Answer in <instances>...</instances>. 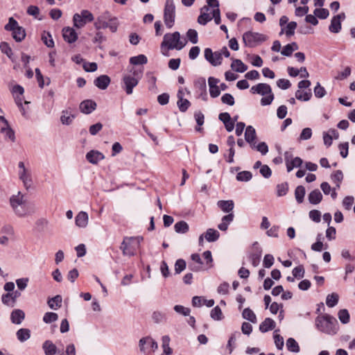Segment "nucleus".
<instances>
[{
  "mask_svg": "<svg viewBox=\"0 0 355 355\" xmlns=\"http://www.w3.org/2000/svg\"><path fill=\"white\" fill-rule=\"evenodd\" d=\"M173 309L176 313L184 316L189 315L191 312L190 309L184 307L182 305H175Z\"/></svg>",
  "mask_w": 355,
  "mask_h": 355,
  "instance_id": "obj_62",
  "label": "nucleus"
},
{
  "mask_svg": "<svg viewBox=\"0 0 355 355\" xmlns=\"http://www.w3.org/2000/svg\"><path fill=\"white\" fill-rule=\"evenodd\" d=\"M303 163V161L302 159L299 157H296L295 158H293L291 162L287 164V166H286V168H287V171L288 172H290L291 171L293 168L295 167H300L301 165Z\"/></svg>",
  "mask_w": 355,
  "mask_h": 355,
  "instance_id": "obj_44",
  "label": "nucleus"
},
{
  "mask_svg": "<svg viewBox=\"0 0 355 355\" xmlns=\"http://www.w3.org/2000/svg\"><path fill=\"white\" fill-rule=\"evenodd\" d=\"M177 104L180 111L182 112H186L191 105V103L187 99L184 98H179Z\"/></svg>",
  "mask_w": 355,
  "mask_h": 355,
  "instance_id": "obj_45",
  "label": "nucleus"
},
{
  "mask_svg": "<svg viewBox=\"0 0 355 355\" xmlns=\"http://www.w3.org/2000/svg\"><path fill=\"white\" fill-rule=\"evenodd\" d=\"M250 92L252 94H258L263 96L261 99V104L263 106L270 105L275 98L270 86L266 83H259L252 86Z\"/></svg>",
  "mask_w": 355,
  "mask_h": 355,
  "instance_id": "obj_4",
  "label": "nucleus"
},
{
  "mask_svg": "<svg viewBox=\"0 0 355 355\" xmlns=\"http://www.w3.org/2000/svg\"><path fill=\"white\" fill-rule=\"evenodd\" d=\"M268 37L259 33L248 31L243 35V42L248 47H254L267 40Z\"/></svg>",
  "mask_w": 355,
  "mask_h": 355,
  "instance_id": "obj_7",
  "label": "nucleus"
},
{
  "mask_svg": "<svg viewBox=\"0 0 355 355\" xmlns=\"http://www.w3.org/2000/svg\"><path fill=\"white\" fill-rule=\"evenodd\" d=\"M12 295H11L10 293L3 294L1 297V301L3 304H4L6 306L13 307L15 306L14 302L12 301Z\"/></svg>",
  "mask_w": 355,
  "mask_h": 355,
  "instance_id": "obj_54",
  "label": "nucleus"
},
{
  "mask_svg": "<svg viewBox=\"0 0 355 355\" xmlns=\"http://www.w3.org/2000/svg\"><path fill=\"white\" fill-rule=\"evenodd\" d=\"M257 134L255 129L252 125H248L245 128V139L252 148H255Z\"/></svg>",
  "mask_w": 355,
  "mask_h": 355,
  "instance_id": "obj_16",
  "label": "nucleus"
},
{
  "mask_svg": "<svg viewBox=\"0 0 355 355\" xmlns=\"http://www.w3.org/2000/svg\"><path fill=\"white\" fill-rule=\"evenodd\" d=\"M175 19V6L173 0H166L164 10V20L167 28L173 26Z\"/></svg>",
  "mask_w": 355,
  "mask_h": 355,
  "instance_id": "obj_8",
  "label": "nucleus"
},
{
  "mask_svg": "<svg viewBox=\"0 0 355 355\" xmlns=\"http://www.w3.org/2000/svg\"><path fill=\"white\" fill-rule=\"evenodd\" d=\"M218 207L225 213H232L234 207V202L230 200H219L217 202Z\"/></svg>",
  "mask_w": 355,
  "mask_h": 355,
  "instance_id": "obj_23",
  "label": "nucleus"
},
{
  "mask_svg": "<svg viewBox=\"0 0 355 355\" xmlns=\"http://www.w3.org/2000/svg\"><path fill=\"white\" fill-rule=\"evenodd\" d=\"M140 350L144 353L154 352L158 348L157 343L152 338L147 336L139 340Z\"/></svg>",
  "mask_w": 355,
  "mask_h": 355,
  "instance_id": "obj_10",
  "label": "nucleus"
},
{
  "mask_svg": "<svg viewBox=\"0 0 355 355\" xmlns=\"http://www.w3.org/2000/svg\"><path fill=\"white\" fill-rule=\"evenodd\" d=\"M191 259L198 263L200 266H196L190 264L189 268L193 271H198L201 268V265L202 264V259L198 254H192L191 256Z\"/></svg>",
  "mask_w": 355,
  "mask_h": 355,
  "instance_id": "obj_41",
  "label": "nucleus"
},
{
  "mask_svg": "<svg viewBox=\"0 0 355 355\" xmlns=\"http://www.w3.org/2000/svg\"><path fill=\"white\" fill-rule=\"evenodd\" d=\"M96 103L92 100H85L80 104V111L86 114L92 113L96 108Z\"/></svg>",
  "mask_w": 355,
  "mask_h": 355,
  "instance_id": "obj_18",
  "label": "nucleus"
},
{
  "mask_svg": "<svg viewBox=\"0 0 355 355\" xmlns=\"http://www.w3.org/2000/svg\"><path fill=\"white\" fill-rule=\"evenodd\" d=\"M234 215L233 213H230L222 218L221 223L218 224V228L221 231H226L229 225L233 221Z\"/></svg>",
  "mask_w": 355,
  "mask_h": 355,
  "instance_id": "obj_24",
  "label": "nucleus"
},
{
  "mask_svg": "<svg viewBox=\"0 0 355 355\" xmlns=\"http://www.w3.org/2000/svg\"><path fill=\"white\" fill-rule=\"evenodd\" d=\"M277 85L282 89H287L291 86V83L287 79L281 78L277 81Z\"/></svg>",
  "mask_w": 355,
  "mask_h": 355,
  "instance_id": "obj_64",
  "label": "nucleus"
},
{
  "mask_svg": "<svg viewBox=\"0 0 355 355\" xmlns=\"http://www.w3.org/2000/svg\"><path fill=\"white\" fill-rule=\"evenodd\" d=\"M112 15L108 11L101 13L94 21V26L96 29L107 28L108 23L112 19Z\"/></svg>",
  "mask_w": 355,
  "mask_h": 355,
  "instance_id": "obj_12",
  "label": "nucleus"
},
{
  "mask_svg": "<svg viewBox=\"0 0 355 355\" xmlns=\"http://www.w3.org/2000/svg\"><path fill=\"white\" fill-rule=\"evenodd\" d=\"M209 10L208 6H204L200 10V15L198 17V22L201 25H206L212 19V17L207 12Z\"/></svg>",
  "mask_w": 355,
  "mask_h": 355,
  "instance_id": "obj_19",
  "label": "nucleus"
},
{
  "mask_svg": "<svg viewBox=\"0 0 355 355\" xmlns=\"http://www.w3.org/2000/svg\"><path fill=\"white\" fill-rule=\"evenodd\" d=\"M174 230L178 234H185L189 231V227L187 222L180 220L175 224Z\"/></svg>",
  "mask_w": 355,
  "mask_h": 355,
  "instance_id": "obj_32",
  "label": "nucleus"
},
{
  "mask_svg": "<svg viewBox=\"0 0 355 355\" xmlns=\"http://www.w3.org/2000/svg\"><path fill=\"white\" fill-rule=\"evenodd\" d=\"M286 347L291 352L297 353L300 352V346L296 340L293 338H289L286 340Z\"/></svg>",
  "mask_w": 355,
  "mask_h": 355,
  "instance_id": "obj_36",
  "label": "nucleus"
},
{
  "mask_svg": "<svg viewBox=\"0 0 355 355\" xmlns=\"http://www.w3.org/2000/svg\"><path fill=\"white\" fill-rule=\"evenodd\" d=\"M25 318V313L21 309H15L10 314V320L13 324H20Z\"/></svg>",
  "mask_w": 355,
  "mask_h": 355,
  "instance_id": "obj_21",
  "label": "nucleus"
},
{
  "mask_svg": "<svg viewBox=\"0 0 355 355\" xmlns=\"http://www.w3.org/2000/svg\"><path fill=\"white\" fill-rule=\"evenodd\" d=\"M42 40L44 44L48 47H53L54 42L52 39L51 35L49 33H44L42 36Z\"/></svg>",
  "mask_w": 355,
  "mask_h": 355,
  "instance_id": "obj_56",
  "label": "nucleus"
},
{
  "mask_svg": "<svg viewBox=\"0 0 355 355\" xmlns=\"http://www.w3.org/2000/svg\"><path fill=\"white\" fill-rule=\"evenodd\" d=\"M58 319V314L55 313H53V312H47L44 314V315L43 317V321L47 324L55 322Z\"/></svg>",
  "mask_w": 355,
  "mask_h": 355,
  "instance_id": "obj_49",
  "label": "nucleus"
},
{
  "mask_svg": "<svg viewBox=\"0 0 355 355\" xmlns=\"http://www.w3.org/2000/svg\"><path fill=\"white\" fill-rule=\"evenodd\" d=\"M288 190V185L287 182H284L277 185V194L278 196H285Z\"/></svg>",
  "mask_w": 355,
  "mask_h": 355,
  "instance_id": "obj_51",
  "label": "nucleus"
},
{
  "mask_svg": "<svg viewBox=\"0 0 355 355\" xmlns=\"http://www.w3.org/2000/svg\"><path fill=\"white\" fill-rule=\"evenodd\" d=\"M345 18V13H340L334 16L331 21L329 30L331 33H338L341 30V20Z\"/></svg>",
  "mask_w": 355,
  "mask_h": 355,
  "instance_id": "obj_14",
  "label": "nucleus"
},
{
  "mask_svg": "<svg viewBox=\"0 0 355 355\" xmlns=\"http://www.w3.org/2000/svg\"><path fill=\"white\" fill-rule=\"evenodd\" d=\"M186 39H181L179 32L166 33L164 35L163 41L161 43V51L164 56H169L168 51L175 49L180 51L187 44Z\"/></svg>",
  "mask_w": 355,
  "mask_h": 355,
  "instance_id": "obj_2",
  "label": "nucleus"
},
{
  "mask_svg": "<svg viewBox=\"0 0 355 355\" xmlns=\"http://www.w3.org/2000/svg\"><path fill=\"white\" fill-rule=\"evenodd\" d=\"M16 335L20 342H24L30 338L31 331L28 329L22 328L17 331Z\"/></svg>",
  "mask_w": 355,
  "mask_h": 355,
  "instance_id": "obj_33",
  "label": "nucleus"
},
{
  "mask_svg": "<svg viewBox=\"0 0 355 355\" xmlns=\"http://www.w3.org/2000/svg\"><path fill=\"white\" fill-rule=\"evenodd\" d=\"M42 349L45 355H55L57 352V347L51 340H46L42 345Z\"/></svg>",
  "mask_w": 355,
  "mask_h": 355,
  "instance_id": "obj_27",
  "label": "nucleus"
},
{
  "mask_svg": "<svg viewBox=\"0 0 355 355\" xmlns=\"http://www.w3.org/2000/svg\"><path fill=\"white\" fill-rule=\"evenodd\" d=\"M94 83L98 88L105 89L110 83V78L107 75H101L94 80Z\"/></svg>",
  "mask_w": 355,
  "mask_h": 355,
  "instance_id": "obj_20",
  "label": "nucleus"
},
{
  "mask_svg": "<svg viewBox=\"0 0 355 355\" xmlns=\"http://www.w3.org/2000/svg\"><path fill=\"white\" fill-rule=\"evenodd\" d=\"M139 83L138 79L135 78L131 75H125L123 78V86L125 93L128 95L132 94L133 88Z\"/></svg>",
  "mask_w": 355,
  "mask_h": 355,
  "instance_id": "obj_13",
  "label": "nucleus"
},
{
  "mask_svg": "<svg viewBox=\"0 0 355 355\" xmlns=\"http://www.w3.org/2000/svg\"><path fill=\"white\" fill-rule=\"evenodd\" d=\"M47 304L51 309L56 310L62 306V297L59 295H55V297L50 298L48 300Z\"/></svg>",
  "mask_w": 355,
  "mask_h": 355,
  "instance_id": "obj_31",
  "label": "nucleus"
},
{
  "mask_svg": "<svg viewBox=\"0 0 355 355\" xmlns=\"http://www.w3.org/2000/svg\"><path fill=\"white\" fill-rule=\"evenodd\" d=\"M146 77L148 78V83L149 84V90L154 91L156 89V77L153 75L152 72H147Z\"/></svg>",
  "mask_w": 355,
  "mask_h": 355,
  "instance_id": "obj_46",
  "label": "nucleus"
},
{
  "mask_svg": "<svg viewBox=\"0 0 355 355\" xmlns=\"http://www.w3.org/2000/svg\"><path fill=\"white\" fill-rule=\"evenodd\" d=\"M186 261L182 259H179L175 263V272L176 274H180L186 268Z\"/></svg>",
  "mask_w": 355,
  "mask_h": 355,
  "instance_id": "obj_52",
  "label": "nucleus"
},
{
  "mask_svg": "<svg viewBox=\"0 0 355 355\" xmlns=\"http://www.w3.org/2000/svg\"><path fill=\"white\" fill-rule=\"evenodd\" d=\"M252 178V174L251 172L248 171H243L239 172L236 175V180L241 182H248Z\"/></svg>",
  "mask_w": 355,
  "mask_h": 355,
  "instance_id": "obj_42",
  "label": "nucleus"
},
{
  "mask_svg": "<svg viewBox=\"0 0 355 355\" xmlns=\"http://www.w3.org/2000/svg\"><path fill=\"white\" fill-rule=\"evenodd\" d=\"M62 37L65 42L71 44L78 40V34L76 31L71 27H64L62 29Z\"/></svg>",
  "mask_w": 355,
  "mask_h": 355,
  "instance_id": "obj_15",
  "label": "nucleus"
},
{
  "mask_svg": "<svg viewBox=\"0 0 355 355\" xmlns=\"http://www.w3.org/2000/svg\"><path fill=\"white\" fill-rule=\"evenodd\" d=\"M311 96L312 94L310 90L308 92H303L298 89L295 92V98L300 101H308L311 99Z\"/></svg>",
  "mask_w": 355,
  "mask_h": 355,
  "instance_id": "obj_37",
  "label": "nucleus"
},
{
  "mask_svg": "<svg viewBox=\"0 0 355 355\" xmlns=\"http://www.w3.org/2000/svg\"><path fill=\"white\" fill-rule=\"evenodd\" d=\"M261 257V250L260 248H257L255 252L250 254V259L254 267H257L259 264Z\"/></svg>",
  "mask_w": 355,
  "mask_h": 355,
  "instance_id": "obj_39",
  "label": "nucleus"
},
{
  "mask_svg": "<svg viewBox=\"0 0 355 355\" xmlns=\"http://www.w3.org/2000/svg\"><path fill=\"white\" fill-rule=\"evenodd\" d=\"M147 62V57L143 54L133 56L130 58V63L133 65L145 64Z\"/></svg>",
  "mask_w": 355,
  "mask_h": 355,
  "instance_id": "obj_35",
  "label": "nucleus"
},
{
  "mask_svg": "<svg viewBox=\"0 0 355 355\" xmlns=\"http://www.w3.org/2000/svg\"><path fill=\"white\" fill-rule=\"evenodd\" d=\"M4 28L6 31H12V37L16 42H21L26 37L24 28L19 26L17 21L13 17L9 18L8 23Z\"/></svg>",
  "mask_w": 355,
  "mask_h": 355,
  "instance_id": "obj_5",
  "label": "nucleus"
},
{
  "mask_svg": "<svg viewBox=\"0 0 355 355\" xmlns=\"http://www.w3.org/2000/svg\"><path fill=\"white\" fill-rule=\"evenodd\" d=\"M315 326L319 331L329 335L336 334L338 329L336 319L328 314L318 315L315 318Z\"/></svg>",
  "mask_w": 355,
  "mask_h": 355,
  "instance_id": "obj_3",
  "label": "nucleus"
},
{
  "mask_svg": "<svg viewBox=\"0 0 355 355\" xmlns=\"http://www.w3.org/2000/svg\"><path fill=\"white\" fill-rule=\"evenodd\" d=\"M0 49L2 53H5L8 58H11V55L12 54V49L7 42H1L0 44Z\"/></svg>",
  "mask_w": 355,
  "mask_h": 355,
  "instance_id": "obj_61",
  "label": "nucleus"
},
{
  "mask_svg": "<svg viewBox=\"0 0 355 355\" xmlns=\"http://www.w3.org/2000/svg\"><path fill=\"white\" fill-rule=\"evenodd\" d=\"M243 318L252 323L257 322V317L254 313L249 308H246L242 313Z\"/></svg>",
  "mask_w": 355,
  "mask_h": 355,
  "instance_id": "obj_38",
  "label": "nucleus"
},
{
  "mask_svg": "<svg viewBox=\"0 0 355 355\" xmlns=\"http://www.w3.org/2000/svg\"><path fill=\"white\" fill-rule=\"evenodd\" d=\"M105 158L104 155L98 150H92L86 154V159L92 164H97Z\"/></svg>",
  "mask_w": 355,
  "mask_h": 355,
  "instance_id": "obj_17",
  "label": "nucleus"
},
{
  "mask_svg": "<svg viewBox=\"0 0 355 355\" xmlns=\"http://www.w3.org/2000/svg\"><path fill=\"white\" fill-rule=\"evenodd\" d=\"M152 318L155 323H159L166 320L165 313L161 311H154L152 315Z\"/></svg>",
  "mask_w": 355,
  "mask_h": 355,
  "instance_id": "obj_53",
  "label": "nucleus"
},
{
  "mask_svg": "<svg viewBox=\"0 0 355 355\" xmlns=\"http://www.w3.org/2000/svg\"><path fill=\"white\" fill-rule=\"evenodd\" d=\"M275 327V322L272 319L267 318L260 324L259 330L262 333H265L273 329Z\"/></svg>",
  "mask_w": 355,
  "mask_h": 355,
  "instance_id": "obj_25",
  "label": "nucleus"
},
{
  "mask_svg": "<svg viewBox=\"0 0 355 355\" xmlns=\"http://www.w3.org/2000/svg\"><path fill=\"white\" fill-rule=\"evenodd\" d=\"M315 15L322 19H324L329 16V10L326 8H316L314 10Z\"/></svg>",
  "mask_w": 355,
  "mask_h": 355,
  "instance_id": "obj_55",
  "label": "nucleus"
},
{
  "mask_svg": "<svg viewBox=\"0 0 355 355\" xmlns=\"http://www.w3.org/2000/svg\"><path fill=\"white\" fill-rule=\"evenodd\" d=\"M10 204L15 215L19 218L30 216L36 211L35 205L27 202L20 191L10 197Z\"/></svg>",
  "mask_w": 355,
  "mask_h": 355,
  "instance_id": "obj_1",
  "label": "nucleus"
},
{
  "mask_svg": "<svg viewBox=\"0 0 355 355\" xmlns=\"http://www.w3.org/2000/svg\"><path fill=\"white\" fill-rule=\"evenodd\" d=\"M94 20L93 14L88 10H82L80 13H75L73 16V26L78 29Z\"/></svg>",
  "mask_w": 355,
  "mask_h": 355,
  "instance_id": "obj_6",
  "label": "nucleus"
},
{
  "mask_svg": "<svg viewBox=\"0 0 355 355\" xmlns=\"http://www.w3.org/2000/svg\"><path fill=\"white\" fill-rule=\"evenodd\" d=\"M221 101L224 104H227L229 105H234V98L233 96L230 94H225L221 97Z\"/></svg>",
  "mask_w": 355,
  "mask_h": 355,
  "instance_id": "obj_60",
  "label": "nucleus"
},
{
  "mask_svg": "<svg viewBox=\"0 0 355 355\" xmlns=\"http://www.w3.org/2000/svg\"><path fill=\"white\" fill-rule=\"evenodd\" d=\"M293 275L295 278H302L304 276V269L303 266L300 265L293 268L292 271Z\"/></svg>",
  "mask_w": 355,
  "mask_h": 355,
  "instance_id": "obj_58",
  "label": "nucleus"
},
{
  "mask_svg": "<svg viewBox=\"0 0 355 355\" xmlns=\"http://www.w3.org/2000/svg\"><path fill=\"white\" fill-rule=\"evenodd\" d=\"M309 201L312 205H318L322 200V195L318 189L312 191L308 196Z\"/></svg>",
  "mask_w": 355,
  "mask_h": 355,
  "instance_id": "obj_26",
  "label": "nucleus"
},
{
  "mask_svg": "<svg viewBox=\"0 0 355 355\" xmlns=\"http://www.w3.org/2000/svg\"><path fill=\"white\" fill-rule=\"evenodd\" d=\"M219 232L212 228H209L205 234V238L208 242H214L219 238Z\"/></svg>",
  "mask_w": 355,
  "mask_h": 355,
  "instance_id": "obj_30",
  "label": "nucleus"
},
{
  "mask_svg": "<svg viewBox=\"0 0 355 355\" xmlns=\"http://www.w3.org/2000/svg\"><path fill=\"white\" fill-rule=\"evenodd\" d=\"M210 316L215 320H220L223 319V313L220 308L218 306L214 307L210 313Z\"/></svg>",
  "mask_w": 355,
  "mask_h": 355,
  "instance_id": "obj_48",
  "label": "nucleus"
},
{
  "mask_svg": "<svg viewBox=\"0 0 355 355\" xmlns=\"http://www.w3.org/2000/svg\"><path fill=\"white\" fill-rule=\"evenodd\" d=\"M1 132H3L5 135V136L7 138L10 139L12 141H15V132L12 130V128H10L9 125L2 126L1 128Z\"/></svg>",
  "mask_w": 355,
  "mask_h": 355,
  "instance_id": "obj_43",
  "label": "nucleus"
},
{
  "mask_svg": "<svg viewBox=\"0 0 355 355\" xmlns=\"http://www.w3.org/2000/svg\"><path fill=\"white\" fill-rule=\"evenodd\" d=\"M205 59L213 66H218L222 62V53L219 51L213 52L209 48L205 50Z\"/></svg>",
  "mask_w": 355,
  "mask_h": 355,
  "instance_id": "obj_11",
  "label": "nucleus"
},
{
  "mask_svg": "<svg viewBox=\"0 0 355 355\" xmlns=\"http://www.w3.org/2000/svg\"><path fill=\"white\" fill-rule=\"evenodd\" d=\"M306 193V190L304 187L300 185L297 186L295 190V197L296 199V201L300 204L303 202L304 198Z\"/></svg>",
  "mask_w": 355,
  "mask_h": 355,
  "instance_id": "obj_34",
  "label": "nucleus"
},
{
  "mask_svg": "<svg viewBox=\"0 0 355 355\" xmlns=\"http://www.w3.org/2000/svg\"><path fill=\"white\" fill-rule=\"evenodd\" d=\"M231 68L236 72L243 73L248 69L245 65L241 60L234 59L231 64Z\"/></svg>",
  "mask_w": 355,
  "mask_h": 355,
  "instance_id": "obj_28",
  "label": "nucleus"
},
{
  "mask_svg": "<svg viewBox=\"0 0 355 355\" xmlns=\"http://www.w3.org/2000/svg\"><path fill=\"white\" fill-rule=\"evenodd\" d=\"M187 36L192 44H196L198 42V33L196 30L189 29L187 33Z\"/></svg>",
  "mask_w": 355,
  "mask_h": 355,
  "instance_id": "obj_57",
  "label": "nucleus"
},
{
  "mask_svg": "<svg viewBox=\"0 0 355 355\" xmlns=\"http://www.w3.org/2000/svg\"><path fill=\"white\" fill-rule=\"evenodd\" d=\"M314 94L317 98H322L326 94L325 89L319 83H317L314 88Z\"/></svg>",
  "mask_w": 355,
  "mask_h": 355,
  "instance_id": "obj_59",
  "label": "nucleus"
},
{
  "mask_svg": "<svg viewBox=\"0 0 355 355\" xmlns=\"http://www.w3.org/2000/svg\"><path fill=\"white\" fill-rule=\"evenodd\" d=\"M75 222L79 227H85L88 224V214L85 211L79 212L75 218Z\"/></svg>",
  "mask_w": 355,
  "mask_h": 355,
  "instance_id": "obj_22",
  "label": "nucleus"
},
{
  "mask_svg": "<svg viewBox=\"0 0 355 355\" xmlns=\"http://www.w3.org/2000/svg\"><path fill=\"white\" fill-rule=\"evenodd\" d=\"M309 215L310 218L315 223H319L321 220V213L318 210H311L309 211Z\"/></svg>",
  "mask_w": 355,
  "mask_h": 355,
  "instance_id": "obj_63",
  "label": "nucleus"
},
{
  "mask_svg": "<svg viewBox=\"0 0 355 355\" xmlns=\"http://www.w3.org/2000/svg\"><path fill=\"white\" fill-rule=\"evenodd\" d=\"M137 240V244L139 243L140 241L142 240V238L140 237H124L120 249L122 250V253L124 256L132 257L135 254V248L132 245V242Z\"/></svg>",
  "mask_w": 355,
  "mask_h": 355,
  "instance_id": "obj_9",
  "label": "nucleus"
},
{
  "mask_svg": "<svg viewBox=\"0 0 355 355\" xmlns=\"http://www.w3.org/2000/svg\"><path fill=\"white\" fill-rule=\"evenodd\" d=\"M74 118L75 115L71 114V112L68 110H66L62 112L60 120L62 124L69 125L72 123Z\"/></svg>",
  "mask_w": 355,
  "mask_h": 355,
  "instance_id": "obj_29",
  "label": "nucleus"
},
{
  "mask_svg": "<svg viewBox=\"0 0 355 355\" xmlns=\"http://www.w3.org/2000/svg\"><path fill=\"white\" fill-rule=\"evenodd\" d=\"M338 316L343 324H347L349 322V313L347 309L340 310Z\"/></svg>",
  "mask_w": 355,
  "mask_h": 355,
  "instance_id": "obj_47",
  "label": "nucleus"
},
{
  "mask_svg": "<svg viewBox=\"0 0 355 355\" xmlns=\"http://www.w3.org/2000/svg\"><path fill=\"white\" fill-rule=\"evenodd\" d=\"M338 295L333 293L327 296L326 304L329 307H334L338 304Z\"/></svg>",
  "mask_w": 355,
  "mask_h": 355,
  "instance_id": "obj_40",
  "label": "nucleus"
},
{
  "mask_svg": "<svg viewBox=\"0 0 355 355\" xmlns=\"http://www.w3.org/2000/svg\"><path fill=\"white\" fill-rule=\"evenodd\" d=\"M297 23L295 21H291L288 23L285 28V34L287 37H291L295 34V30L297 28Z\"/></svg>",
  "mask_w": 355,
  "mask_h": 355,
  "instance_id": "obj_50",
  "label": "nucleus"
}]
</instances>
